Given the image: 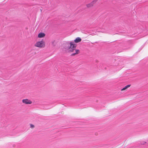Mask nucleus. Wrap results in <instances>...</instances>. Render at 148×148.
<instances>
[{
    "instance_id": "obj_8",
    "label": "nucleus",
    "mask_w": 148,
    "mask_h": 148,
    "mask_svg": "<svg viewBox=\"0 0 148 148\" xmlns=\"http://www.w3.org/2000/svg\"><path fill=\"white\" fill-rule=\"evenodd\" d=\"M146 143V142H141L140 144L141 145H144Z\"/></svg>"
},
{
    "instance_id": "obj_5",
    "label": "nucleus",
    "mask_w": 148,
    "mask_h": 148,
    "mask_svg": "<svg viewBox=\"0 0 148 148\" xmlns=\"http://www.w3.org/2000/svg\"><path fill=\"white\" fill-rule=\"evenodd\" d=\"M81 40L82 39L81 38L77 37L74 40V41L75 43H78L81 42Z\"/></svg>"
},
{
    "instance_id": "obj_11",
    "label": "nucleus",
    "mask_w": 148,
    "mask_h": 148,
    "mask_svg": "<svg viewBox=\"0 0 148 148\" xmlns=\"http://www.w3.org/2000/svg\"><path fill=\"white\" fill-rule=\"evenodd\" d=\"M98 0H94L92 2H93L95 4Z\"/></svg>"
},
{
    "instance_id": "obj_4",
    "label": "nucleus",
    "mask_w": 148,
    "mask_h": 148,
    "mask_svg": "<svg viewBox=\"0 0 148 148\" xmlns=\"http://www.w3.org/2000/svg\"><path fill=\"white\" fill-rule=\"evenodd\" d=\"M45 35V33L42 32L39 33L38 35V37L39 38H41L44 37Z\"/></svg>"
},
{
    "instance_id": "obj_10",
    "label": "nucleus",
    "mask_w": 148,
    "mask_h": 148,
    "mask_svg": "<svg viewBox=\"0 0 148 148\" xmlns=\"http://www.w3.org/2000/svg\"><path fill=\"white\" fill-rule=\"evenodd\" d=\"M30 127H31L32 128H33L34 127V125L32 124H30Z\"/></svg>"
},
{
    "instance_id": "obj_2",
    "label": "nucleus",
    "mask_w": 148,
    "mask_h": 148,
    "mask_svg": "<svg viewBox=\"0 0 148 148\" xmlns=\"http://www.w3.org/2000/svg\"><path fill=\"white\" fill-rule=\"evenodd\" d=\"M35 46L39 47H44L45 46V42L43 41H40L37 42Z\"/></svg>"
},
{
    "instance_id": "obj_1",
    "label": "nucleus",
    "mask_w": 148,
    "mask_h": 148,
    "mask_svg": "<svg viewBox=\"0 0 148 148\" xmlns=\"http://www.w3.org/2000/svg\"><path fill=\"white\" fill-rule=\"evenodd\" d=\"M66 45H69L68 47V48L69 50L71 52H74V53L71 54V56H73L76 54H77L79 53L80 51L78 49H75V48L77 46V45L74 44L73 42H67L66 43Z\"/></svg>"
},
{
    "instance_id": "obj_7",
    "label": "nucleus",
    "mask_w": 148,
    "mask_h": 148,
    "mask_svg": "<svg viewBox=\"0 0 148 148\" xmlns=\"http://www.w3.org/2000/svg\"><path fill=\"white\" fill-rule=\"evenodd\" d=\"M130 86H131V85L130 84L127 85L126 86H125L124 88H123L121 90H125V89H126L128 87H129Z\"/></svg>"
},
{
    "instance_id": "obj_6",
    "label": "nucleus",
    "mask_w": 148,
    "mask_h": 148,
    "mask_svg": "<svg viewBox=\"0 0 148 148\" xmlns=\"http://www.w3.org/2000/svg\"><path fill=\"white\" fill-rule=\"evenodd\" d=\"M94 4V2L92 1L91 3L86 4V5L87 7L90 8L92 7L93 5Z\"/></svg>"
},
{
    "instance_id": "obj_9",
    "label": "nucleus",
    "mask_w": 148,
    "mask_h": 148,
    "mask_svg": "<svg viewBox=\"0 0 148 148\" xmlns=\"http://www.w3.org/2000/svg\"><path fill=\"white\" fill-rule=\"evenodd\" d=\"M55 41H53L52 42V45L53 46H54L56 45V44H55Z\"/></svg>"
},
{
    "instance_id": "obj_3",
    "label": "nucleus",
    "mask_w": 148,
    "mask_h": 148,
    "mask_svg": "<svg viewBox=\"0 0 148 148\" xmlns=\"http://www.w3.org/2000/svg\"><path fill=\"white\" fill-rule=\"evenodd\" d=\"M22 102L23 103L26 104H31L32 103V101L28 99H23L22 100Z\"/></svg>"
}]
</instances>
